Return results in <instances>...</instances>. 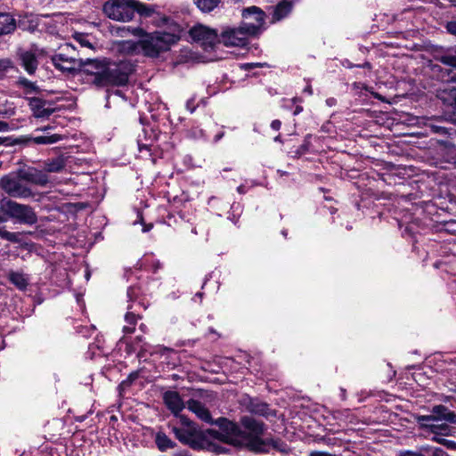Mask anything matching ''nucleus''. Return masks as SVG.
<instances>
[{
    "mask_svg": "<svg viewBox=\"0 0 456 456\" xmlns=\"http://www.w3.org/2000/svg\"><path fill=\"white\" fill-rule=\"evenodd\" d=\"M75 52V46L66 44L61 48L60 53L52 57V63L65 74H73L83 69L85 73L93 77L92 83L99 87L124 86L134 71V65L129 61L115 62L106 58L84 60L77 58Z\"/></svg>",
    "mask_w": 456,
    "mask_h": 456,
    "instance_id": "f257e3e1",
    "label": "nucleus"
},
{
    "mask_svg": "<svg viewBox=\"0 0 456 456\" xmlns=\"http://www.w3.org/2000/svg\"><path fill=\"white\" fill-rule=\"evenodd\" d=\"M104 14L117 21L128 22L138 13L143 17H150L154 10L137 0H108L102 7Z\"/></svg>",
    "mask_w": 456,
    "mask_h": 456,
    "instance_id": "f03ea898",
    "label": "nucleus"
},
{
    "mask_svg": "<svg viewBox=\"0 0 456 456\" xmlns=\"http://www.w3.org/2000/svg\"><path fill=\"white\" fill-rule=\"evenodd\" d=\"M144 36L146 37L141 40V51L145 56L151 58L169 50L179 40L178 36L167 32L157 31L150 35L145 33Z\"/></svg>",
    "mask_w": 456,
    "mask_h": 456,
    "instance_id": "7ed1b4c3",
    "label": "nucleus"
},
{
    "mask_svg": "<svg viewBox=\"0 0 456 456\" xmlns=\"http://www.w3.org/2000/svg\"><path fill=\"white\" fill-rule=\"evenodd\" d=\"M4 214L20 224H35L37 222V216L33 208L8 200L3 206Z\"/></svg>",
    "mask_w": 456,
    "mask_h": 456,
    "instance_id": "20e7f679",
    "label": "nucleus"
},
{
    "mask_svg": "<svg viewBox=\"0 0 456 456\" xmlns=\"http://www.w3.org/2000/svg\"><path fill=\"white\" fill-rule=\"evenodd\" d=\"M0 189L12 198L28 199L35 195L32 190L13 174L5 175L0 179Z\"/></svg>",
    "mask_w": 456,
    "mask_h": 456,
    "instance_id": "39448f33",
    "label": "nucleus"
},
{
    "mask_svg": "<svg viewBox=\"0 0 456 456\" xmlns=\"http://www.w3.org/2000/svg\"><path fill=\"white\" fill-rule=\"evenodd\" d=\"M241 25L253 36H257L265 29V13L257 6H249L241 11Z\"/></svg>",
    "mask_w": 456,
    "mask_h": 456,
    "instance_id": "423d86ee",
    "label": "nucleus"
},
{
    "mask_svg": "<svg viewBox=\"0 0 456 456\" xmlns=\"http://www.w3.org/2000/svg\"><path fill=\"white\" fill-rule=\"evenodd\" d=\"M217 423L219 430H208L213 437L232 444L242 442L243 435L237 424L226 419H219Z\"/></svg>",
    "mask_w": 456,
    "mask_h": 456,
    "instance_id": "0eeeda50",
    "label": "nucleus"
},
{
    "mask_svg": "<svg viewBox=\"0 0 456 456\" xmlns=\"http://www.w3.org/2000/svg\"><path fill=\"white\" fill-rule=\"evenodd\" d=\"M254 37L240 26L226 27L219 34V43L229 47H244L248 44L249 37Z\"/></svg>",
    "mask_w": 456,
    "mask_h": 456,
    "instance_id": "6e6552de",
    "label": "nucleus"
},
{
    "mask_svg": "<svg viewBox=\"0 0 456 456\" xmlns=\"http://www.w3.org/2000/svg\"><path fill=\"white\" fill-rule=\"evenodd\" d=\"M189 35L191 40L204 49L213 48L219 42V34L214 29L202 24H197L190 28Z\"/></svg>",
    "mask_w": 456,
    "mask_h": 456,
    "instance_id": "1a4fd4ad",
    "label": "nucleus"
},
{
    "mask_svg": "<svg viewBox=\"0 0 456 456\" xmlns=\"http://www.w3.org/2000/svg\"><path fill=\"white\" fill-rule=\"evenodd\" d=\"M416 421L423 429H427L436 436H448L451 434V428L446 423H439L435 417L430 415H418Z\"/></svg>",
    "mask_w": 456,
    "mask_h": 456,
    "instance_id": "9d476101",
    "label": "nucleus"
},
{
    "mask_svg": "<svg viewBox=\"0 0 456 456\" xmlns=\"http://www.w3.org/2000/svg\"><path fill=\"white\" fill-rule=\"evenodd\" d=\"M45 53L46 52L43 48H39L37 45H32L29 50L20 52L19 56L21 61V66L28 74H33L38 65L37 58L38 56H43Z\"/></svg>",
    "mask_w": 456,
    "mask_h": 456,
    "instance_id": "9b49d317",
    "label": "nucleus"
},
{
    "mask_svg": "<svg viewBox=\"0 0 456 456\" xmlns=\"http://www.w3.org/2000/svg\"><path fill=\"white\" fill-rule=\"evenodd\" d=\"M163 401L167 409L171 411L175 416H178V413L184 408V403L176 391L165 392Z\"/></svg>",
    "mask_w": 456,
    "mask_h": 456,
    "instance_id": "f8f14e48",
    "label": "nucleus"
},
{
    "mask_svg": "<svg viewBox=\"0 0 456 456\" xmlns=\"http://www.w3.org/2000/svg\"><path fill=\"white\" fill-rule=\"evenodd\" d=\"M28 106L33 112V116L37 118H45L50 117L53 109L46 108V102L41 98L30 97L28 98Z\"/></svg>",
    "mask_w": 456,
    "mask_h": 456,
    "instance_id": "ddd939ff",
    "label": "nucleus"
},
{
    "mask_svg": "<svg viewBox=\"0 0 456 456\" xmlns=\"http://www.w3.org/2000/svg\"><path fill=\"white\" fill-rule=\"evenodd\" d=\"M187 408L201 420L211 423L212 418L209 411L200 401L191 399L187 402Z\"/></svg>",
    "mask_w": 456,
    "mask_h": 456,
    "instance_id": "4468645a",
    "label": "nucleus"
},
{
    "mask_svg": "<svg viewBox=\"0 0 456 456\" xmlns=\"http://www.w3.org/2000/svg\"><path fill=\"white\" fill-rule=\"evenodd\" d=\"M431 414L437 421H445L456 424V414L451 411L446 406L439 404L431 410Z\"/></svg>",
    "mask_w": 456,
    "mask_h": 456,
    "instance_id": "2eb2a0df",
    "label": "nucleus"
},
{
    "mask_svg": "<svg viewBox=\"0 0 456 456\" xmlns=\"http://www.w3.org/2000/svg\"><path fill=\"white\" fill-rule=\"evenodd\" d=\"M169 426L171 427L173 433L175 435V437L183 444H189L193 441L197 432L196 428H178L172 424Z\"/></svg>",
    "mask_w": 456,
    "mask_h": 456,
    "instance_id": "dca6fc26",
    "label": "nucleus"
},
{
    "mask_svg": "<svg viewBox=\"0 0 456 456\" xmlns=\"http://www.w3.org/2000/svg\"><path fill=\"white\" fill-rule=\"evenodd\" d=\"M7 278L20 290L26 289L29 282L28 276L21 271L10 270L7 273Z\"/></svg>",
    "mask_w": 456,
    "mask_h": 456,
    "instance_id": "f3484780",
    "label": "nucleus"
},
{
    "mask_svg": "<svg viewBox=\"0 0 456 456\" xmlns=\"http://www.w3.org/2000/svg\"><path fill=\"white\" fill-rule=\"evenodd\" d=\"M117 51L126 55H134L141 52V41L123 40L117 43Z\"/></svg>",
    "mask_w": 456,
    "mask_h": 456,
    "instance_id": "a211bd4d",
    "label": "nucleus"
},
{
    "mask_svg": "<svg viewBox=\"0 0 456 456\" xmlns=\"http://www.w3.org/2000/svg\"><path fill=\"white\" fill-rule=\"evenodd\" d=\"M16 28V20L10 13L0 12V35H8Z\"/></svg>",
    "mask_w": 456,
    "mask_h": 456,
    "instance_id": "6ab92c4d",
    "label": "nucleus"
},
{
    "mask_svg": "<svg viewBox=\"0 0 456 456\" xmlns=\"http://www.w3.org/2000/svg\"><path fill=\"white\" fill-rule=\"evenodd\" d=\"M293 7V3L291 1L283 0L280 2L273 12V21H279L289 15Z\"/></svg>",
    "mask_w": 456,
    "mask_h": 456,
    "instance_id": "aec40b11",
    "label": "nucleus"
},
{
    "mask_svg": "<svg viewBox=\"0 0 456 456\" xmlns=\"http://www.w3.org/2000/svg\"><path fill=\"white\" fill-rule=\"evenodd\" d=\"M133 308V305H128L127 313L125 315V322L126 325L123 327V332L125 334H131L135 330V325L139 319H141V316L134 312L131 311Z\"/></svg>",
    "mask_w": 456,
    "mask_h": 456,
    "instance_id": "412c9836",
    "label": "nucleus"
},
{
    "mask_svg": "<svg viewBox=\"0 0 456 456\" xmlns=\"http://www.w3.org/2000/svg\"><path fill=\"white\" fill-rule=\"evenodd\" d=\"M23 178L34 184L44 186L48 183V176L42 171L34 170L25 174Z\"/></svg>",
    "mask_w": 456,
    "mask_h": 456,
    "instance_id": "4be33fe9",
    "label": "nucleus"
},
{
    "mask_svg": "<svg viewBox=\"0 0 456 456\" xmlns=\"http://www.w3.org/2000/svg\"><path fill=\"white\" fill-rule=\"evenodd\" d=\"M45 171L50 173H58L65 167V159L62 156H58L52 159L45 161L44 166Z\"/></svg>",
    "mask_w": 456,
    "mask_h": 456,
    "instance_id": "5701e85b",
    "label": "nucleus"
},
{
    "mask_svg": "<svg viewBox=\"0 0 456 456\" xmlns=\"http://www.w3.org/2000/svg\"><path fill=\"white\" fill-rule=\"evenodd\" d=\"M116 34L122 37H126L128 35H133L137 37H143L145 35V31L139 27L122 26L117 28Z\"/></svg>",
    "mask_w": 456,
    "mask_h": 456,
    "instance_id": "b1692460",
    "label": "nucleus"
},
{
    "mask_svg": "<svg viewBox=\"0 0 456 456\" xmlns=\"http://www.w3.org/2000/svg\"><path fill=\"white\" fill-rule=\"evenodd\" d=\"M155 442L158 448L161 452H165L167 449L173 448L175 446V443L166 434L161 432H159L156 435Z\"/></svg>",
    "mask_w": 456,
    "mask_h": 456,
    "instance_id": "393cba45",
    "label": "nucleus"
},
{
    "mask_svg": "<svg viewBox=\"0 0 456 456\" xmlns=\"http://www.w3.org/2000/svg\"><path fill=\"white\" fill-rule=\"evenodd\" d=\"M5 221L6 219L4 216H0V237L10 242H19L20 233L6 231L5 227L2 225Z\"/></svg>",
    "mask_w": 456,
    "mask_h": 456,
    "instance_id": "a878e982",
    "label": "nucleus"
},
{
    "mask_svg": "<svg viewBox=\"0 0 456 456\" xmlns=\"http://www.w3.org/2000/svg\"><path fill=\"white\" fill-rule=\"evenodd\" d=\"M28 140L32 141L36 144H53L61 140L60 134L43 135L30 137Z\"/></svg>",
    "mask_w": 456,
    "mask_h": 456,
    "instance_id": "bb28decb",
    "label": "nucleus"
},
{
    "mask_svg": "<svg viewBox=\"0 0 456 456\" xmlns=\"http://www.w3.org/2000/svg\"><path fill=\"white\" fill-rule=\"evenodd\" d=\"M221 0H194V3L200 10L204 12H209L218 6Z\"/></svg>",
    "mask_w": 456,
    "mask_h": 456,
    "instance_id": "cd10ccee",
    "label": "nucleus"
},
{
    "mask_svg": "<svg viewBox=\"0 0 456 456\" xmlns=\"http://www.w3.org/2000/svg\"><path fill=\"white\" fill-rule=\"evenodd\" d=\"M243 426L254 433L255 435L261 434L263 432V426L258 421L255 420L251 418H243L242 419Z\"/></svg>",
    "mask_w": 456,
    "mask_h": 456,
    "instance_id": "c85d7f7f",
    "label": "nucleus"
},
{
    "mask_svg": "<svg viewBox=\"0 0 456 456\" xmlns=\"http://www.w3.org/2000/svg\"><path fill=\"white\" fill-rule=\"evenodd\" d=\"M434 440L436 441L437 443L444 445L448 449L456 450V442H454L452 440H448L445 438L438 437L437 436H436L434 437Z\"/></svg>",
    "mask_w": 456,
    "mask_h": 456,
    "instance_id": "c756f323",
    "label": "nucleus"
},
{
    "mask_svg": "<svg viewBox=\"0 0 456 456\" xmlns=\"http://www.w3.org/2000/svg\"><path fill=\"white\" fill-rule=\"evenodd\" d=\"M443 64L456 68V55L446 54L440 58Z\"/></svg>",
    "mask_w": 456,
    "mask_h": 456,
    "instance_id": "7c9ffc66",
    "label": "nucleus"
},
{
    "mask_svg": "<svg viewBox=\"0 0 456 456\" xmlns=\"http://www.w3.org/2000/svg\"><path fill=\"white\" fill-rule=\"evenodd\" d=\"M178 419L180 425L185 428H196L195 424L191 421L186 416L178 413V416H175Z\"/></svg>",
    "mask_w": 456,
    "mask_h": 456,
    "instance_id": "2f4dec72",
    "label": "nucleus"
},
{
    "mask_svg": "<svg viewBox=\"0 0 456 456\" xmlns=\"http://www.w3.org/2000/svg\"><path fill=\"white\" fill-rule=\"evenodd\" d=\"M20 83L24 86V87H26L28 89V92H34L37 88L34 83H32L27 79H22L20 81Z\"/></svg>",
    "mask_w": 456,
    "mask_h": 456,
    "instance_id": "473e14b6",
    "label": "nucleus"
},
{
    "mask_svg": "<svg viewBox=\"0 0 456 456\" xmlns=\"http://www.w3.org/2000/svg\"><path fill=\"white\" fill-rule=\"evenodd\" d=\"M447 31L456 37V21H449L446 24Z\"/></svg>",
    "mask_w": 456,
    "mask_h": 456,
    "instance_id": "72a5a7b5",
    "label": "nucleus"
},
{
    "mask_svg": "<svg viewBox=\"0 0 456 456\" xmlns=\"http://www.w3.org/2000/svg\"><path fill=\"white\" fill-rule=\"evenodd\" d=\"M13 129L9 123L0 120V132H8Z\"/></svg>",
    "mask_w": 456,
    "mask_h": 456,
    "instance_id": "f704fd0d",
    "label": "nucleus"
},
{
    "mask_svg": "<svg viewBox=\"0 0 456 456\" xmlns=\"http://www.w3.org/2000/svg\"><path fill=\"white\" fill-rule=\"evenodd\" d=\"M77 40L79 41V43L82 46H86V47H89V48L93 47L92 44L82 35L79 36Z\"/></svg>",
    "mask_w": 456,
    "mask_h": 456,
    "instance_id": "c9c22d12",
    "label": "nucleus"
},
{
    "mask_svg": "<svg viewBox=\"0 0 456 456\" xmlns=\"http://www.w3.org/2000/svg\"><path fill=\"white\" fill-rule=\"evenodd\" d=\"M186 108H187V110H190L191 113H192L194 111L195 106H194V99L193 98L187 101Z\"/></svg>",
    "mask_w": 456,
    "mask_h": 456,
    "instance_id": "e433bc0d",
    "label": "nucleus"
},
{
    "mask_svg": "<svg viewBox=\"0 0 456 456\" xmlns=\"http://www.w3.org/2000/svg\"><path fill=\"white\" fill-rule=\"evenodd\" d=\"M308 456H336V455L328 453L325 452H312Z\"/></svg>",
    "mask_w": 456,
    "mask_h": 456,
    "instance_id": "4c0bfd02",
    "label": "nucleus"
},
{
    "mask_svg": "<svg viewBox=\"0 0 456 456\" xmlns=\"http://www.w3.org/2000/svg\"><path fill=\"white\" fill-rule=\"evenodd\" d=\"M281 122L278 119L273 120L271 123V127L276 131L281 128Z\"/></svg>",
    "mask_w": 456,
    "mask_h": 456,
    "instance_id": "58836bf2",
    "label": "nucleus"
},
{
    "mask_svg": "<svg viewBox=\"0 0 456 456\" xmlns=\"http://www.w3.org/2000/svg\"><path fill=\"white\" fill-rule=\"evenodd\" d=\"M258 407V409H252V411H255L256 413L265 414L267 406L265 404H261Z\"/></svg>",
    "mask_w": 456,
    "mask_h": 456,
    "instance_id": "ea45409f",
    "label": "nucleus"
},
{
    "mask_svg": "<svg viewBox=\"0 0 456 456\" xmlns=\"http://www.w3.org/2000/svg\"><path fill=\"white\" fill-rule=\"evenodd\" d=\"M135 294H136V291H135L134 288L130 287L127 289V297H129L130 300L133 299V297L135 296Z\"/></svg>",
    "mask_w": 456,
    "mask_h": 456,
    "instance_id": "a19ab883",
    "label": "nucleus"
},
{
    "mask_svg": "<svg viewBox=\"0 0 456 456\" xmlns=\"http://www.w3.org/2000/svg\"><path fill=\"white\" fill-rule=\"evenodd\" d=\"M444 451L441 448H434L433 449V455L434 456H443Z\"/></svg>",
    "mask_w": 456,
    "mask_h": 456,
    "instance_id": "79ce46f5",
    "label": "nucleus"
},
{
    "mask_svg": "<svg viewBox=\"0 0 456 456\" xmlns=\"http://www.w3.org/2000/svg\"><path fill=\"white\" fill-rule=\"evenodd\" d=\"M326 103H327L328 106L332 107V106L336 105L337 100L335 98H332V97L331 98H328L326 100Z\"/></svg>",
    "mask_w": 456,
    "mask_h": 456,
    "instance_id": "37998d69",
    "label": "nucleus"
},
{
    "mask_svg": "<svg viewBox=\"0 0 456 456\" xmlns=\"http://www.w3.org/2000/svg\"><path fill=\"white\" fill-rule=\"evenodd\" d=\"M399 456H421L419 453L411 452H401Z\"/></svg>",
    "mask_w": 456,
    "mask_h": 456,
    "instance_id": "c03bdc74",
    "label": "nucleus"
},
{
    "mask_svg": "<svg viewBox=\"0 0 456 456\" xmlns=\"http://www.w3.org/2000/svg\"><path fill=\"white\" fill-rule=\"evenodd\" d=\"M265 64H262V63H247L245 64V68H248V67H263L265 66Z\"/></svg>",
    "mask_w": 456,
    "mask_h": 456,
    "instance_id": "a18cd8bd",
    "label": "nucleus"
},
{
    "mask_svg": "<svg viewBox=\"0 0 456 456\" xmlns=\"http://www.w3.org/2000/svg\"><path fill=\"white\" fill-rule=\"evenodd\" d=\"M448 90H449V93H450V95L452 96V98L456 99V88L452 87Z\"/></svg>",
    "mask_w": 456,
    "mask_h": 456,
    "instance_id": "49530a36",
    "label": "nucleus"
},
{
    "mask_svg": "<svg viewBox=\"0 0 456 456\" xmlns=\"http://www.w3.org/2000/svg\"><path fill=\"white\" fill-rule=\"evenodd\" d=\"M304 92L307 93L308 94H313V89H312V86H307L305 89H304Z\"/></svg>",
    "mask_w": 456,
    "mask_h": 456,
    "instance_id": "de8ad7c7",
    "label": "nucleus"
},
{
    "mask_svg": "<svg viewBox=\"0 0 456 456\" xmlns=\"http://www.w3.org/2000/svg\"><path fill=\"white\" fill-rule=\"evenodd\" d=\"M303 110V108L301 106H297L294 110V115H298Z\"/></svg>",
    "mask_w": 456,
    "mask_h": 456,
    "instance_id": "09e8293b",
    "label": "nucleus"
},
{
    "mask_svg": "<svg viewBox=\"0 0 456 456\" xmlns=\"http://www.w3.org/2000/svg\"><path fill=\"white\" fill-rule=\"evenodd\" d=\"M51 128H52V126H46L39 127V128H37V131L45 132V131H47V130H49V129H51Z\"/></svg>",
    "mask_w": 456,
    "mask_h": 456,
    "instance_id": "8fccbe9b",
    "label": "nucleus"
},
{
    "mask_svg": "<svg viewBox=\"0 0 456 456\" xmlns=\"http://www.w3.org/2000/svg\"><path fill=\"white\" fill-rule=\"evenodd\" d=\"M7 140V137H0V145L4 144Z\"/></svg>",
    "mask_w": 456,
    "mask_h": 456,
    "instance_id": "3c124183",
    "label": "nucleus"
},
{
    "mask_svg": "<svg viewBox=\"0 0 456 456\" xmlns=\"http://www.w3.org/2000/svg\"><path fill=\"white\" fill-rule=\"evenodd\" d=\"M151 227H152V225H151V224H150V225H148V226H144V227L142 228V232H146L150 231Z\"/></svg>",
    "mask_w": 456,
    "mask_h": 456,
    "instance_id": "603ef678",
    "label": "nucleus"
},
{
    "mask_svg": "<svg viewBox=\"0 0 456 456\" xmlns=\"http://www.w3.org/2000/svg\"><path fill=\"white\" fill-rule=\"evenodd\" d=\"M145 329H146V326H145L144 324H142H142L140 325V330H141L142 331H143V332H144V331H145Z\"/></svg>",
    "mask_w": 456,
    "mask_h": 456,
    "instance_id": "864d4df0",
    "label": "nucleus"
},
{
    "mask_svg": "<svg viewBox=\"0 0 456 456\" xmlns=\"http://www.w3.org/2000/svg\"><path fill=\"white\" fill-rule=\"evenodd\" d=\"M238 191H239V192H243V191H243V187H242V186H239V187H238Z\"/></svg>",
    "mask_w": 456,
    "mask_h": 456,
    "instance_id": "5fc2aeb1",
    "label": "nucleus"
},
{
    "mask_svg": "<svg viewBox=\"0 0 456 456\" xmlns=\"http://www.w3.org/2000/svg\"><path fill=\"white\" fill-rule=\"evenodd\" d=\"M155 266H156V268H159L160 267V263L158 261L157 264H155Z\"/></svg>",
    "mask_w": 456,
    "mask_h": 456,
    "instance_id": "6e6d98bb",
    "label": "nucleus"
},
{
    "mask_svg": "<svg viewBox=\"0 0 456 456\" xmlns=\"http://www.w3.org/2000/svg\"><path fill=\"white\" fill-rule=\"evenodd\" d=\"M201 296H202L201 293H197L196 294V297H201Z\"/></svg>",
    "mask_w": 456,
    "mask_h": 456,
    "instance_id": "4d7b16f0",
    "label": "nucleus"
},
{
    "mask_svg": "<svg viewBox=\"0 0 456 456\" xmlns=\"http://www.w3.org/2000/svg\"><path fill=\"white\" fill-rule=\"evenodd\" d=\"M439 97H440L441 99H443V100H445V98H444L443 95H441V94L439 95Z\"/></svg>",
    "mask_w": 456,
    "mask_h": 456,
    "instance_id": "13d9d810",
    "label": "nucleus"
},
{
    "mask_svg": "<svg viewBox=\"0 0 456 456\" xmlns=\"http://www.w3.org/2000/svg\"><path fill=\"white\" fill-rule=\"evenodd\" d=\"M452 3H453V5H455V6H456V0H455V1H452Z\"/></svg>",
    "mask_w": 456,
    "mask_h": 456,
    "instance_id": "bf43d9fd",
    "label": "nucleus"
}]
</instances>
